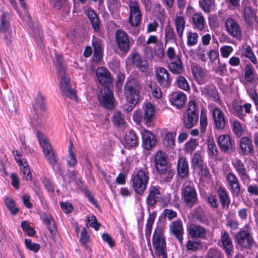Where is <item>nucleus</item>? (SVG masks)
Wrapping results in <instances>:
<instances>
[{"mask_svg": "<svg viewBox=\"0 0 258 258\" xmlns=\"http://www.w3.org/2000/svg\"><path fill=\"white\" fill-rule=\"evenodd\" d=\"M149 171L146 167L140 169L133 174L131 182L135 191L142 195L146 188L149 181Z\"/></svg>", "mask_w": 258, "mask_h": 258, "instance_id": "nucleus-1", "label": "nucleus"}, {"mask_svg": "<svg viewBox=\"0 0 258 258\" xmlns=\"http://www.w3.org/2000/svg\"><path fill=\"white\" fill-rule=\"evenodd\" d=\"M208 151L210 157L214 158L218 155V151L213 140H209L208 143Z\"/></svg>", "mask_w": 258, "mask_h": 258, "instance_id": "nucleus-55", "label": "nucleus"}, {"mask_svg": "<svg viewBox=\"0 0 258 258\" xmlns=\"http://www.w3.org/2000/svg\"><path fill=\"white\" fill-rule=\"evenodd\" d=\"M153 246L156 254L162 258H167L166 244L163 230L157 227L154 232L152 239Z\"/></svg>", "mask_w": 258, "mask_h": 258, "instance_id": "nucleus-5", "label": "nucleus"}, {"mask_svg": "<svg viewBox=\"0 0 258 258\" xmlns=\"http://www.w3.org/2000/svg\"><path fill=\"white\" fill-rule=\"evenodd\" d=\"M10 18L8 15L4 14L1 19L0 31L7 33L10 29Z\"/></svg>", "mask_w": 258, "mask_h": 258, "instance_id": "nucleus-47", "label": "nucleus"}, {"mask_svg": "<svg viewBox=\"0 0 258 258\" xmlns=\"http://www.w3.org/2000/svg\"><path fill=\"white\" fill-rule=\"evenodd\" d=\"M86 219L88 224H89L91 227L94 228L96 230L99 229L100 224L97 222L95 216L87 215L86 216Z\"/></svg>", "mask_w": 258, "mask_h": 258, "instance_id": "nucleus-59", "label": "nucleus"}, {"mask_svg": "<svg viewBox=\"0 0 258 258\" xmlns=\"http://www.w3.org/2000/svg\"><path fill=\"white\" fill-rule=\"evenodd\" d=\"M206 258H224L222 252L215 248H212L208 251Z\"/></svg>", "mask_w": 258, "mask_h": 258, "instance_id": "nucleus-57", "label": "nucleus"}, {"mask_svg": "<svg viewBox=\"0 0 258 258\" xmlns=\"http://www.w3.org/2000/svg\"><path fill=\"white\" fill-rule=\"evenodd\" d=\"M177 173L179 176L182 178L186 177L189 173L188 162L184 157H180L177 162Z\"/></svg>", "mask_w": 258, "mask_h": 258, "instance_id": "nucleus-32", "label": "nucleus"}, {"mask_svg": "<svg viewBox=\"0 0 258 258\" xmlns=\"http://www.w3.org/2000/svg\"><path fill=\"white\" fill-rule=\"evenodd\" d=\"M218 67L213 68V70L220 76H224L227 73V69L225 63H221L219 60L218 61Z\"/></svg>", "mask_w": 258, "mask_h": 258, "instance_id": "nucleus-60", "label": "nucleus"}, {"mask_svg": "<svg viewBox=\"0 0 258 258\" xmlns=\"http://www.w3.org/2000/svg\"><path fill=\"white\" fill-rule=\"evenodd\" d=\"M181 199L183 203L188 207L191 208L198 202V194L194 184L191 182L184 183L181 188Z\"/></svg>", "mask_w": 258, "mask_h": 258, "instance_id": "nucleus-7", "label": "nucleus"}, {"mask_svg": "<svg viewBox=\"0 0 258 258\" xmlns=\"http://www.w3.org/2000/svg\"><path fill=\"white\" fill-rule=\"evenodd\" d=\"M157 171L160 175V181L164 183L170 182L174 175V170L171 168L170 166L157 170Z\"/></svg>", "mask_w": 258, "mask_h": 258, "instance_id": "nucleus-36", "label": "nucleus"}, {"mask_svg": "<svg viewBox=\"0 0 258 258\" xmlns=\"http://www.w3.org/2000/svg\"><path fill=\"white\" fill-rule=\"evenodd\" d=\"M141 86L138 81L134 79L128 80L124 88V94L130 104L131 109L139 100L140 90Z\"/></svg>", "mask_w": 258, "mask_h": 258, "instance_id": "nucleus-2", "label": "nucleus"}, {"mask_svg": "<svg viewBox=\"0 0 258 258\" xmlns=\"http://www.w3.org/2000/svg\"><path fill=\"white\" fill-rule=\"evenodd\" d=\"M220 50L222 57L223 58H227L233 52V49L231 46L224 45L220 48Z\"/></svg>", "mask_w": 258, "mask_h": 258, "instance_id": "nucleus-63", "label": "nucleus"}, {"mask_svg": "<svg viewBox=\"0 0 258 258\" xmlns=\"http://www.w3.org/2000/svg\"><path fill=\"white\" fill-rule=\"evenodd\" d=\"M124 143L126 147L134 148L138 145V139L135 133L130 131L126 133L124 137Z\"/></svg>", "mask_w": 258, "mask_h": 258, "instance_id": "nucleus-38", "label": "nucleus"}, {"mask_svg": "<svg viewBox=\"0 0 258 258\" xmlns=\"http://www.w3.org/2000/svg\"><path fill=\"white\" fill-rule=\"evenodd\" d=\"M217 194L222 207L228 208L230 202V200L228 196L226 190L222 187H220L217 190Z\"/></svg>", "mask_w": 258, "mask_h": 258, "instance_id": "nucleus-43", "label": "nucleus"}, {"mask_svg": "<svg viewBox=\"0 0 258 258\" xmlns=\"http://www.w3.org/2000/svg\"><path fill=\"white\" fill-rule=\"evenodd\" d=\"M98 100L104 107L112 109L114 107V98L113 92L108 88H105L98 96Z\"/></svg>", "mask_w": 258, "mask_h": 258, "instance_id": "nucleus-12", "label": "nucleus"}, {"mask_svg": "<svg viewBox=\"0 0 258 258\" xmlns=\"http://www.w3.org/2000/svg\"><path fill=\"white\" fill-rule=\"evenodd\" d=\"M191 70L195 79L199 84H202L206 82V72L199 65L194 63Z\"/></svg>", "mask_w": 258, "mask_h": 258, "instance_id": "nucleus-28", "label": "nucleus"}, {"mask_svg": "<svg viewBox=\"0 0 258 258\" xmlns=\"http://www.w3.org/2000/svg\"><path fill=\"white\" fill-rule=\"evenodd\" d=\"M201 92L203 94L207 97H216V91L215 87L213 85H207L201 88Z\"/></svg>", "mask_w": 258, "mask_h": 258, "instance_id": "nucleus-52", "label": "nucleus"}, {"mask_svg": "<svg viewBox=\"0 0 258 258\" xmlns=\"http://www.w3.org/2000/svg\"><path fill=\"white\" fill-rule=\"evenodd\" d=\"M176 84L180 89L185 91H188L190 89L189 85L184 77L178 76L176 78Z\"/></svg>", "mask_w": 258, "mask_h": 258, "instance_id": "nucleus-53", "label": "nucleus"}, {"mask_svg": "<svg viewBox=\"0 0 258 258\" xmlns=\"http://www.w3.org/2000/svg\"><path fill=\"white\" fill-rule=\"evenodd\" d=\"M170 233L174 235L178 240L180 244L183 243L184 229L182 221L177 219L172 222L169 226Z\"/></svg>", "mask_w": 258, "mask_h": 258, "instance_id": "nucleus-15", "label": "nucleus"}, {"mask_svg": "<svg viewBox=\"0 0 258 258\" xmlns=\"http://www.w3.org/2000/svg\"><path fill=\"white\" fill-rule=\"evenodd\" d=\"M154 161L156 170H158L170 166L167 162V157L166 154L158 151L155 155Z\"/></svg>", "mask_w": 258, "mask_h": 258, "instance_id": "nucleus-29", "label": "nucleus"}, {"mask_svg": "<svg viewBox=\"0 0 258 258\" xmlns=\"http://www.w3.org/2000/svg\"><path fill=\"white\" fill-rule=\"evenodd\" d=\"M41 219L44 224L47 225L50 233H52L55 230V225L51 216L49 214L44 213L42 215Z\"/></svg>", "mask_w": 258, "mask_h": 258, "instance_id": "nucleus-45", "label": "nucleus"}, {"mask_svg": "<svg viewBox=\"0 0 258 258\" xmlns=\"http://www.w3.org/2000/svg\"><path fill=\"white\" fill-rule=\"evenodd\" d=\"M115 39L118 48L123 52H127L130 49V39L127 33L118 29L115 33Z\"/></svg>", "mask_w": 258, "mask_h": 258, "instance_id": "nucleus-14", "label": "nucleus"}, {"mask_svg": "<svg viewBox=\"0 0 258 258\" xmlns=\"http://www.w3.org/2000/svg\"><path fill=\"white\" fill-rule=\"evenodd\" d=\"M198 145L199 142L197 139H190L185 144V151L187 153H191L196 149Z\"/></svg>", "mask_w": 258, "mask_h": 258, "instance_id": "nucleus-54", "label": "nucleus"}, {"mask_svg": "<svg viewBox=\"0 0 258 258\" xmlns=\"http://www.w3.org/2000/svg\"><path fill=\"white\" fill-rule=\"evenodd\" d=\"M236 241L242 248L249 249L254 243L251 234L247 231L242 230L236 234Z\"/></svg>", "mask_w": 258, "mask_h": 258, "instance_id": "nucleus-10", "label": "nucleus"}, {"mask_svg": "<svg viewBox=\"0 0 258 258\" xmlns=\"http://www.w3.org/2000/svg\"><path fill=\"white\" fill-rule=\"evenodd\" d=\"M166 54L169 61L168 63L169 70L174 74H182L184 68L181 59V53L180 52L177 53L173 47H169L166 50Z\"/></svg>", "mask_w": 258, "mask_h": 258, "instance_id": "nucleus-3", "label": "nucleus"}, {"mask_svg": "<svg viewBox=\"0 0 258 258\" xmlns=\"http://www.w3.org/2000/svg\"><path fill=\"white\" fill-rule=\"evenodd\" d=\"M199 35L197 32H189L187 34L186 44L188 46L196 45L198 42Z\"/></svg>", "mask_w": 258, "mask_h": 258, "instance_id": "nucleus-49", "label": "nucleus"}, {"mask_svg": "<svg viewBox=\"0 0 258 258\" xmlns=\"http://www.w3.org/2000/svg\"><path fill=\"white\" fill-rule=\"evenodd\" d=\"M92 45L94 49L93 59L94 61L98 62L102 57V41L99 38L93 37Z\"/></svg>", "mask_w": 258, "mask_h": 258, "instance_id": "nucleus-34", "label": "nucleus"}, {"mask_svg": "<svg viewBox=\"0 0 258 258\" xmlns=\"http://www.w3.org/2000/svg\"><path fill=\"white\" fill-rule=\"evenodd\" d=\"M231 164L243 182L250 180V177L247 173L246 168L239 158H234L232 159Z\"/></svg>", "mask_w": 258, "mask_h": 258, "instance_id": "nucleus-13", "label": "nucleus"}, {"mask_svg": "<svg viewBox=\"0 0 258 258\" xmlns=\"http://www.w3.org/2000/svg\"><path fill=\"white\" fill-rule=\"evenodd\" d=\"M226 31L232 37L239 38L241 36V29L238 22L232 18H228L225 21Z\"/></svg>", "mask_w": 258, "mask_h": 258, "instance_id": "nucleus-16", "label": "nucleus"}, {"mask_svg": "<svg viewBox=\"0 0 258 258\" xmlns=\"http://www.w3.org/2000/svg\"><path fill=\"white\" fill-rule=\"evenodd\" d=\"M188 233L192 238L206 239L207 235V230L204 227L196 224H191L188 228Z\"/></svg>", "mask_w": 258, "mask_h": 258, "instance_id": "nucleus-18", "label": "nucleus"}, {"mask_svg": "<svg viewBox=\"0 0 258 258\" xmlns=\"http://www.w3.org/2000/svg\"><path fill=\"white\" fill-rule=\"evenodd\" d=\"M243 15L245 22L249 26L252 25L256 17L255 11L250 6H245L244 7Z\"/></svg>", "mask_w": 258, "mask_h": 258, "instance_id": "nucleus-37", "label": "nucleus"}, {"mask_svg": "<svg viewBox=\"0 0 258 258\" xmlns=\"http://www.w3.org/2000/svg\"><path fill=\"white\" fill-rule=\"evenodd\" d=\"M129 7L130 16L128 21L130 25L127 27L126 28L133 35H136L139 32V29L136 27L140 24L142 15L137 2L130 1Z\"/></svg>", "mask_w": 258, "mask_h": 258, "instance_id": "nucleus-4", "label": "nucleus"}, {"mask_svg": "<svg viewBox=\"0 0 258 258\" xmlns=\"http://www.w3.org/2000/svg\"><path fill=\"white\" fill-rule=\"evenodd\" d=\"M187 251H196L202 247L201 242L200 241L188 240L186 244Z\"/></svg>", "mask_w": 258, "mask_h": 258, "instance_id": "nucleus-51", "label": "nucleus"}, {"mask_svg": "<svg viewBox=\"0 0 258 258\" xmlns=\"http://www.w3.org/2000/svg\"><path fill=\"white\" fill-rule=\"evenodd\" d=\"M199 3L200 8L205 13L209 14L215 10V0H199Z\"/></svg>", "mask_w": 258, "mask_h": 258, "instance_id": "nucleus-41", "label": "nucleus"}, {"mask_svg": "<svg viewBox=\"0 0 258 258\" xmlns=\"http://www.w3.org/2000/svg\"><path fill=\"white\" fill-rule=\"evenodd\" d=\"M155 218V216L154 214H150L147 221L145 228V235L147 239H150Z\"/></svg>", "mask_w": 258, "mask_h": 258, "instance_id": "nucleus-48", "label": "nucleus"}, {"mask_svg": "<svg viewBox=\"0 0 258 258\" xmlns=\"http://www.w3.org/2000/svg\"><path fill=\"white\" fill-rule=\"evenodd\" d=\"M212 115L216 127L219 130L225 127L226 120L222 111L218 107H214L212 110Z\"/></svg>", "mask_w": 258, "mask_h": 258, "instance_id": "nucleus-20", "label": "nucleus"}, {"mask_svg": "<svg viewBox=\"0 0 258 258\" xmlns=\"http://www.w3.org/2000/svg\"><path fill=\"white\" fill-rule=\"evenodd\" d=\"M129 59L131 60L132 63L142 72H146L147 71L148 62L143 59L139 54L134 53L130 55Z\"/></svg>", "mask_w": 258, "mask_h": 258, "instance_id": "nucleus-26", "label": "nucleus"}, {"mask_svg": "<svg viewBox=\"0 0 258 258\" xmlns=\"http://www.w3.org/2000/svg\"><path fill=\"white\" fill-rule=\"evenodd\" d=\"M144 119L147 122H150L153 119L155 109L154 106L151 103H147L144 106Z\"/></svg>", "mask_w": 258, "mask_h": 258, "instance_id": "nucleus-44", "label": "nucleus"}, {"mask_svg": "<svg viewBox=\"0 0 258 258\" xmlns=\"http://www.w3.org/2000/svg\"><path fill=\"white\" fill-rule=\"evenodd\" d=\"M144 52L146 57L149 59H153L155 56L162 59L165 55L163 43L162 42L159 43L154 48L150 46H146L144 49Z\"/></svg>", "mask_w": 258, "mask_h": 258, "instance_id": "nucleus-11", "label": "nucleus"}, {"mask_svg": "<svg viewBox=\"0 0 258 258\" xmlns=\"http://www.w3.org/2000/svg\"><path fill=\"white\" fill-rule=\"evenodd\" d=\"M143 145L147 150H150L155 146L157 141L155 136L151 132L144 130L142 132Z\"/></svg>", "mask_w": 258, "mask_h": 258, "instance_id": "nucleus-31", "label": "nucleus"}, {"mask_svg": "<svg viewBox=\"0 0 258 258\" xmlns=\"http://www.w3.org/2000/svg\"><path fill=\"white\" fill-rule=\"evenodd\" d=\"M191 23L192 28L199 31H204L207 27L205 18L201 13H195L192 15Z\"/></svg>", "mask_w": 258, "mask_h": 258, "instance_id": "nucleus-19", "label": "nucleus"}, {"mask_svg": "<svg viewBox=\"0 0 258 258\" xmlns=\"http://www.w3.org/2000/svg\"><path fill=\"white\" fill-rule=\"evenodd\" d=\"M186 99V95L181 92H175L169 95L170 102L177 108H181L183 106Z\"/></svg>", "mask_w": 258, "mask_h": 258, "instance_id": "nucleus-22", "label": "nucleus"}, {"mask_svg": "<svg viewBox=\"0 0 258 258\" xmlns=\"http://www.w3.org/2000/svg\"><path fill=\"white\" fill-rule=\"evenodd\" d=\"M174 24L176 31L178 37L180 38H182L185 27V20L182 12H180L176 15L174 18Z\"/></svg>", "mask_w": 258, "mask_h": 258, "instance_id": "nucleus-30", "label": "nucleus"}, {"mask_svg": "<svg viewBox=\"0 0 258 258\" xmlns=\"http://www.w3.org/2000/svg\"><path fill=\"white\" fill-rule=\"evenodd\" d=\"M192 165L195 169L202 166L205 163L204 162V157L199 153H196L194 154L191 161Z\"/></svg>", "mask_w": 258, "mask_h": 258, "instance_id": "nucleus-50", "label": "nucleus"}, {"mask_svg": "<svg viewBox=\"0 0 258 258\" xmlns=\"http://www.w3.org/2000/svg\"><path fill=\"white\" fill-rule=\"evenodd\" d=\"M175 37V34L173 29L171 27H167L165 30V41L166 43L171 40H174Z\"/></svg>", "mask_w": 258, "mask_h": 258, "instance_id": "nucleus-64", "label": "nucleus"}, {"mask_svg": "<svg viewBox=\"0 0 258 258\" xmlns=\"http://www.w3.org/2000/svg\"><path fill=\"white\" fill-rule=\"evenodd\" d=\"M244 78L245 81L249 83H252L258 80V76L255 73L254 69L251 64H247L245 66Z\"/></svg>", "mask_w": 258, "mask_h": 258, "instance_id": "nucleus-39", "label": "nucleus"}, {"mask_svg": "<svg viewBox=\"0 0 258 258\" xmlns=\"http://www.w3.org/2000/svg\"><path fill=\"white\" fill-rule=\"evenodd\" d=\"M239 148L241 154L244 155H251L254 151L252 141L248 137H243L240 139Z\"/></svg>", "mask_w": 258, "mask_h": 258, "instance_id": "nucleus-23", "label": "nucleus"}, {"mask_svg": "<svg viewBox=\"0 0 258 258\" xmlns=\"http://www.w3.org/2000/svg\"><path fill=\"white\" fill-rule=\"evenodd\" d=\"M174 135L171 133H167L164 138V144L168 148H172L175 145Z\"/></svg>", "mask_w": 258, "mask_h": 258, "instance_id": "nucleus-56", "label": "nucleus"}, {"mask_svg": "<svg viewBox=\"0 0 258 258\" xmlns=\"http://www.w3.org/2000/svg\"><path fill=\"white\" fill-rule=\"evenodd\" d=\"M37 138L44 156L49 164L54 169L57 162V157L46 136L42 133H37Z\"/></svg>", "mask_w": 258, "mask_h": 258, "instance_id": "nucleus-6", "label": "nucleus"}, {"mask_svg": "<svg viewBox=\"0 0 258 258\" xmlns=\"http://www.w3.org/2000/svg\"><path fill=\"white\" fill-rule=\"evenodd\" d=\"M87 15L89 19L94 30L97 32L99 30L100 20L94 10L88 9L87 10Z\"/></svg>", "mask_w": 258, "mask_h": 258, "instance_id": "nucleus-40", "label": "nucleus"}, {"mask_svg": "<svg viewBox=\"0 0 258 258\" xmlns=\"http://www.w3.org/2000/svg\"><path fill=\"white\" fill-rule=\"evenodd\" d=\"M96 75L99 83L102 85L110 84L112 81L111 74L105 68H98L96 70Z\"/></svg>", "mask_w": 258, "mask_h": 258, "instance_id": "nucleus-17", "label": "nucleus"}, {"mask_svg": "<svg viewBox=\"0 0 258 258\" xmlns=\"http://www.w3.org/2000/svg\"><path fill=\"white\" fill-rule=\"evenodd\" d=\"M68 153L69 154L67 159L68 164L70 167H74L77 163V160L73 151L72 143H70L69 146Z\"/></svg>", "mask_w": 258, "mask_h": 258, "instance_id": "nucleus-46", "label": "nucleus"}, {"mask_svg": "<svg viewBox=\"0 0 258 258\" xmlns=\"http://www.w3.org/2000/svg\"><path fill=\"white\" fill-rule=\"evenodd\" d=\"M156 77L158 83L163 87L169 86L171 80L169 77V73L167 70L162 67L156 69Z\"/></svg>", "mask_w": 258, "mask_h": 258, "instance_id": "nucleus-27", "label": "nucleus"}, {"mask_svg": "<svg viewBox=\"0 0 258 258\" xmlns=\"http://www.w3.org/2000/svg\"><path fill=\"white\" fill-rule=\"evenodd\" d=\"M3 200L6 207L12 215H17L19 213V209L16 207V203L12 198L5 196L3 198Z\"/></svg>", "mask_w": 258, "mask_h": 258, "instance_id": "nucleus-42", "label": "nucleus"}, {"mask_svg": "<svg viewBox=\"0 0 258 258\" xmlns=\"http://www.w3.org/2000/svg\"><path fill=\"white\" fill-rule=\"evenodd\" d=\"M226 180L229 189L236 195L240 193V185L236 176L232 172L228 173L226 176Z\"/></svg>", "mask_w": 258, "mask_h": 258, "instance_id": "nucleus-21", "label": "nucleus"}, {"mask_svg": "<svg viewBox=\"0 0 258 258\" xmlns=\"http://www.w3.org/2000/svg\"><path fill=\"white\" fill-rule=\"evenodd\" d=\"M60 77V89L63 95L71 99L76 100V95L75 90L71 87L70 78L61 69L59 71Z\"/></svg>", "mask_w": 258, "mask_h": 258, "instance_id": "nucleus-8", "label": "nucleus"}, {"mask_svg": "<svg viewBox=\"0 0 258 258\" xmlns=\"http://www.w3.org/2000/svg\"><path fill=\"white\" fill-rule=\"evenodd\" d=\"M243 53L244 56L249 58L253 63L256 64L257 63V59L249 46H246L244 48Z\"/></svg>", "mask_w": 258, "mask_h": 258, "instance_id": "nucleus-58", "label": "nucleus"}, {"mask_svg": "<svg viewBox=\"0 0 258 258\" xmlns=\"http://www.w3.org/2000/svg\"><path fill=\"white\" fill-rule=\"evenodd\" d=\"M219 243L222 244L226 253L231 255L233 250V246L230 236L226 231H222Z\"/></svg>", "mask_w": 258, "mask_h": 258, "instance_id": "nucleus-25", "label": "nucleus"}, {"mask_svg": "<svg viewBox=\"0 0 258 258\" xmlns=\"http://www.w3.org/2000/svg\"><path fill=\"white\" fill-rule=\"evenodd\" d=\"M198 117L196 103L191 100L188 103L186 113L183 116V121L185 127L187 128L193 127L198 122Z\"/></svg>", "mask_w": 258, "mask_h": 258, "instance_id": "nucleus-9", "label": "nucleus"}, {"mask_svg": "<svg viewBox=\"0 0 258 258\" xmlns=\"http://www.w3.org/2000/svg\"><path fill=\"white\" fill-rule=\"evenodd\" d=\"M160 191L155 186H151L149 189V195L146 202L148 205L154 206L160 200Z\"/></svg>", "mask_w": 258, "mask_h": 258, "instance_id": "nucleus-35", "label": "nucleus"}, {"mask_svg": "<svg viewBox=\"0 0 258 258\" xmlns=\"http://www.w3.org/2000/svg\"><path fill=\"white\" fill-rule=\"evenodd\" d=\"M207 117L206 111L204 109H202L200 116V126L201 131L204 132L207 126Z\"/></svg>", "mask_w": 258, "mask_h": 258, "instance_id": "nucleus-62", "label": "nucleus"}, {"mask_svg": "<svg viewBox=\"0 0 258 258\" xmlns=\"http://www.w3.org/2000/svg\"><path fill=\"white\" fill-rule=\"evenodd\" d=\"M217 143L220 150L224 153H229L232 150V139L228 135H220L218 138Z\"/></svg>", "mask_w": 258, "mask_h": 258, "instance_id": "nucleus-24", "label": "nucleus"}, {"mask_svg": "<svg viewBox=\"0 0 258 258\" xmlns=\"http://www.w3.org/2000/svg\"><path fill=\"white\" fill-rule=\"evenodd\" d=\"M113 123L115 125L120 126L124 123V119L120 112L115 113L112 117Z\"/></svg>", "mask_w": 258, "mask_h": 258, "instance_id": "nucleus-61", "label": "nucleus"}, {"mask_svg": "<svg viewBox=\"0 0 258 258\" xmlns=\"http://www.w3.org/2000/svg\"><path fill=\"white\" fill-rule=\"evenodd\" d=\"M15 160L20 166V170L23 173V178L27 180H30L32 178L31 173L26 160L21 159L19 156L15 157Z\"/></svg>", "mask_w": 258, "mask_h": 258, "instance_id": "nucleus-33", "label": "nucleus"}]
</instances>
